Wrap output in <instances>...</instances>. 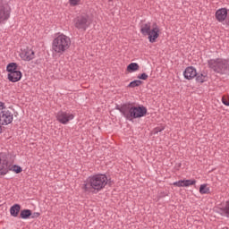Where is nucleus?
Here are the masks:
<instances>
[{
	"label": "nucleus",
	"mask_w": 229,
	"mask_h": 229,
	"mask_svg": "<svg viewBox=\"0 0 229 229\" xmlns=\"http://www.w3.org/2000/svg\"><path fill=\"white\" fill-rule=\"evenodd\" d=\"M81 0H69L70 6H78Z\"/></svg>",
	"instance_id": "obj_24"
},
{
	"label": "nucleus",
	"mask_w": 229,
	"mask_h": 229,
	"mask_svg": "<svg viewBox=\"0 0 229 229\" xmlns=\"http://www.w3.org/2000/svg\"><path fill=\"white\" fill-rule=\"evenodd\" d=\"M140 85H142V81L136 80V81H131L129 84V87H131V89H134V87H140Z\"/></svg>",
	"instance_id": "obj_22"
},
{
	"label": "nucleus",
	"mask_w": 229,
	"mask_h": 229,
	"mask_svg": "<svg viewBox=\"0 0 229 229\" xmlns=\"http://www.w3.org/2000/svg\"><path fill=\"white\" fill-rule=\"evenodd\" d=\"M71 47V38L66 35L60 34L52 42L53 55H62Z\"/></svg>",
	"instance_id": "obj_3"
},
{
	"label": "nucleus",
	"mask_w": 229,
	"mask_h": 229,
	"mask_svg": "<svg viewBox=\"0 0 229 229\" xmlns=\"http://www.w3.org/2000/svg\"><path fill=\"white\" fill-rule=\"evenodd\" d=\"M13 171L14 173H16L17 174H19V173H22V168L21 166H19V165H14L13 167Z\"/></svg>",
	"instance_id": "obj_25"
},
{
	"label": "nucleus",
	"mask_w": 229,
	"mask_h": 229,
	"mask_svg": "<svg viewBox=\"0 0 229 229\" xmlns=\"http://www.w3.org/2000/svg\"><path fill=\"white\" fill-rule=\"evenodd\" d=\"M20 56L25 62H31L35 58V51L31 48H27L20 54Z\"/></svg>",
	"instance_id": "obj_11"
},
{
	"label": "nucleus",
	"mask_w": 229,
	"mask_h": 229,
	"mask_svg": "<svg viewBox=\"0 0 229 229\" xmlns=\"http://www.w3.org/2000/svg\"><path fill=\"white\" fill-rule=\"evenodd\" d=\"M31 217H32V219H35L37 217H40V213H38V212L33 213Z\"/></svg>",
	"instance_id": "obj_29"
},
{
	"label": "nucleus",
	"mask_w": 229,
	"mask_h": 229,
	"mask_svg": "<svg viewBox=\"0 0 229 229\" xmlns=\"http://www.w3.org/2000/svg\"><path fill=\"white\" fill-rule=\"evenodd\" d=\"M20 216L21 219H29L31 216V210L23 209L21 211Z\"/></svg>",
	"instance_id": "obj_18"
},
{
	"label": "nucleus",
	"mask_w": 229,
	"mask_h": 229,
	"mask_svg": "<svg viewBox=\"0 0 229 229\" xmlns=\"http://www.w3.org/2000/svg\"><path fill=\"white\" fill-rule=\"evenodd\" d=\"M140 33L148 36V38L151 44L157 42V38L160 37V27L157 23H143L140 27Z\"/></svg>",
	"instance_id": "obj_4"
},
{
	"label": "nucleus",
	"mask_w": 229,
	"mask_h": 229,
	"mask_svg": "<svg viewBox=\"0 0 229 229\" xmlns=\"http://www.w3.org/2000/svg\"><path fill=\"white\" fill-rule=\"evenodd\" d=\"M208 66L213 69L215 72H225L226 69H229V61L223 59H211L208 61Z\"/></svg>",
	"instance_id": "obj_5"
},
{
	"label": "nucleus",
	"mask_w": 229,
	"mask_h": 229,
	"mask_svg": "<svg viewBox=\"0 0 229 229\" xmlns=\"http://www.w3.org/2000/svg\"><path fill=\"white\" fill-rule=\"evenodd\" d=\"M120 112L123 114L124 117L128 121H133V119H140L144 117L148 114V109L144 106H134L131 104H125L121 106Z\"/></svg>",
	"instance_id": "obj_2"
},
{
	"label": "nucleus",
	"mask_w": 229,
	"mask_h": 229,
	"mask_svg": "<svg viewBox=\"0 0 229 229\" xmlns=\"http://www.w3.org/2000/svg\"><path fill=\"white\" fill-rule=\"evenodd\" d=\"M174 187H191L196 185V180H180L173 183Z\"/></svg>",
	"instance_id": "obj_14"
},
{
	"label": "nucleus",
	"mask_w": 229,
	"mask_h": 229,
	"mask_svg": "<svg viewBox=\"0 0 229 229\" xmlns=\"http://www.w3.org/2000/svg\"><path fill=\"white\" fill-rule=\"evenodd\" d=\"M10 5L6 2L0 1V24L10 19Z\"/></svg>",
	"instance_id": "obj_6"
},
{
	"label": "nucleus",
	"mask_w": 229,
	"mask_h": 229,
	"mask_svg": "<svg viewBox=\"0 0 229 229\" xmlns=\"http://www.w3.org/2000/svg\"><path fill=\"white\" fill-rule=\"evenodd\" d=\"M222 103H223V105H225V106H229V98H228V97L224 96L222 98Z\"/></svg>",
	"instance_id": "obj_26"
},
{
	"label": "nucleus",
	"mask_w": 229,
	"mask_h": 229,
	"mask_svg": "<svg viewBox=\"0 0 229 229\" xmlns=\"http://www.w3.org/2000/svg\"><path fill=\"white\" fill-rule=\"evenodd\" d=\"M183 76L186 80H193V78L198 76V72L196 71V68L190 66L183 72Z\"/></svg>",
	"instance_id": "obj_12"
},
{
	"label": "nucleus",
	"mask_w": 229,
	"mask_h": 229,
	"mask_svg": "<svg viewBox=\"0 0 229 229\" xmlns=\"http://www.w3.org/2000/svg\"><path fill=\"white\" fill-rule=\"evenodd\" d=\"M199 193L200 194H209L210 187H208V184H201L199 187Z\"/></svg>",
	"instance_id": "obj_19"
},
{
	"label": "nucleus",
	"mask_w": 229,
	"mask_h": 229,
	"mask_svg": "<svg viewBox=\"0 0 229 229\" xmlns=\"http://www.w3.org/2000/svg\"><path fill=\"white\" fill-rule=\"evenodd\" d=\"M89 24L90 23L89 22L87 17L80 16L75 19V28H77L78 30H83V31H85V30L89 28Z\"/></svg>",
	"instance_id": "obj_9"
},
{
	"label": "nucleus",
	"mask_w": 229,
	"mask_h": 229,
	"mask_svg": "<svg viewBox=\"0 0 229 229\" xmlns=\"http://www.w3.org/2000/svg\"><path fill=\"white\" fill-rule=\"evenodd\" d=\"M56 119L61 124H67L69 121L74 119V114L64 111H59L56 114Z\"/></svg>",
	"instance_id": "obj_7"
},
{
	"label": "nucleus",
	"mask_w": 229,
	"mask_h": 229,
	"mask_svg": "<svg viewBox=\"0 0 229 229\" xmlns=\"http://www.w3.org/2000/svg\"><path fill=\"white\" fill-rule=\"evenodd\" d=\"M148 77V76L146 73H141L140 75L138 76L139 80H147Z\"/></svg>",
	"instance_id": "obj_28"
},
{
	"label": "nucleus",
	"mask_w": 229,
	"mask_h": 229,
	"mask_svg": "<svg viewBox=\"0 0 229 229\" xmlns=\"http://www.w3.org/2000/svg\"><path fill=\"white\" fill-rule=\"evenodd\" d=\"M225 210V213L227 214V216H229V200L226 202Z\"/></svg>",
	"instance_id": "obj_30"
},
{
	"label": "nucleus",
	"mask_w": 229,
	"mask_h": 229,
	"mask_svg": "<svg viewBox=\"0 0 229 229\" xmlns=\"http://www.w3.org/2000/svg\"><path fill=\"white\" fill-rule=\"evenodd\" d=\"M10 170V165H8V160L6 156L0 154V174L4 175Z\"/></svg>",
	"instance_id": "obj_10"
},
{
	"label": "nucleus",
	"mask_w": 229,
	"mask_h": 229,
	"mask_svg": "<svg viewBox=\"0 0 229 229\" xmlns=\"http://www.w3.org/2000/svg\"><path fill=\"white\" fill-rule=\"evenodd\" d=\"M228 17V11L225 8L218 9L216 13V19L218 22H223Z\"/></svg>",
	"instance_id": "obj_13"
},
{
	"label": "nucleus",
	"mask_w": 229,
	"mask_h": 229,
	"mask_svg": "<svg viewBox=\"0 0 229 229\" xmlns=\"http://www.w3.org/2000/svg\"><path fill=\"white\" fill-rule=\"evenodd\" d=\"M165 128L164 126L162 127H157L156 129H154V133H158L159 131H164Z\"/></svg>",
	"instance_id": "obj_27"
},
{
	"label": "nucleus",
	"mask_w": 229,
	"mask_h": 229,
	"mask_svg": "<svg viewBox=\"0 0 229 229\" xmlns=\"http://www.w3.org/2000/svg\"><path fill=\"white\" fill-rule=\"evenodd\" d=\"M0 133H3V124H0Z\"/></svg>",
	"instance_id": "obj_31"
},
{
	"label": "nucleus",
	"mask_w": 229,
	"mask_h": 229,
	"mask_svg": "<svg viewBox=\"0 0 229 229\" xmlns=\"http://www.w3.org/2000/svg\"><path fill=\"white\" fill-rule=\"evenodd\" d=\"M6 111H8L6 105H4V103H3V102H0V114H4Z\"/></svg>",
	"instance_id": "obj_23"
},
{
	"label": "nucleus",
	"mask_w": 229,
	"mask_h": 229,
	"mask_svg": "<svg viewBox=\"0 0 229 229\" xmlns=\"http://www.w3.org/2000/svg\"><path fill=\"white\" fill-rule=\"evenodd\" d=\"M21 78H22V72L21 71L13 72L8 73V80L13 83H16V81H21Z\"/></svg>",
	"instance_id": "obj_15"
},
{
	"label": "nucleus",
	"mask_w": 229,
	"mask_h": 229,
	"mask_svg": "<svg viewBox=\"0 0 229 229\" xmlns=\"http://www.w3.org/2000/svg\"><path fill=\"white\" fill-rule=\"evenodd\" d=\"M207 75L203 73H200L197 76V81H199V83H204V81H207Z\"/></svg>",
	"instance_id": "obj_21"
},
{
	"label": "nucleus",
	"mask_w": 229,
	"mask_h": 229,
	"mask_svg": "<svg viewBox=\"0 0 229 229\" xmlns=\"http://www.w3.org/2000/svg\"><path fill=\"white\" fill-rule=\"evenodd\" d=\"M19 212H21V206L19 204H15L10 208V214L13 217H17L19 216Z\"/></svg>",
	"instance_id": "obj_16"
},
{
	"label": "nucleus",
	"mask_w": 229,
	"mask_h": 229,
	"mask_svg": "<svg viewBox=\"0 0 229 229\" xmlns=\"http://www.w3.org/2000/svg\"><path fill=\"white\" fill-rule=\"evenodd\" d=\"M6 71L11 73V72H17V64L15 63H11L7 65L6 67Z\"/></svg>",
	"instance_id": "obj_20"
},
{
	"label": "nucleus",
	"mask_w": 229,
	"mask_h": 229,
	"mask_svg": "<svg viewBox=\"0 0 229 229\" xmlns=\"http://www.w3.org/2000/svg\"><path fill=\"white\" fill-rule=\"evenodd\" d=\"M139 69H140V66H139V64L131 63L127 66L126 71L127 72L131 73V72H137Z\"/></svg>",
	"instance_id": "obj_17"
},
{
	"label": "nucleus",
	"mask_w": 229,
	"mask_h": 229,
	"mask_svg": "<svg viewBox=\"0 0 229 229\" xmlns=\"http://www.w3.org/2000/svg\"><path fill=\"white\" fill-rule=\"evenodd\" d=\"M13 122V114L7 109L4 113L0 114V124L2 126H7Z\"/></svg>",
	"instance_id": "obj_8"
},
{
	"label": "nucleus",
	"mask_w": 229,
	"mask_h": 229,
	"mask_svg": "<svg viewBox=\"0 0 229 229\" xmlns=\"http://www.w3.org/2000/svg\"><path fill=\"white\" fill-rule=\"evenodd\" d=\"M108 183V177L105 174H96L89 177L84 182L83 188L85 192H99L102 189L106 187Z\"/></svg>",
	"instance_id": "obj_1"
}]
</instances>
